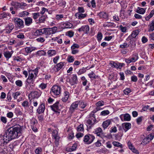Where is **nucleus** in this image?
<instances>
[{
	"mask_svg": "<svg viewBox=\"0 0 154 154\" xmlns=\"http://www.w3.org/2000/svg\"><path fill=\"white\" fill-rule=\"evenodd\" d=\"M72 26V24L69 22H62L59 23L58 26L59 28L65 29L66 28H71Z\"/></svg>",
	"mask_w": 154,
	"mask_h": 154,
	"instance_id": "obj_9",
	"label": "nucleus"
},
{
	"mask_svg": "<svg viewBox=\"0 0 154 154\" xmlns=\"http://www.w3.org/2000/svg\"><path fill=\"white\" fill-rule=\"evenodd\" d=\"M104 104V102L102 100H100L96 103L97 108H100V106H103Z\"/></svg>",
	"mask_w": 154,
	"mask_h": 154,
	"instance_id": "obj_47",
	"label": "nucleus"
},
{
	"mask_svg": "<svg viewBox=\"0 0 154 154\" xmlns=\"http://www.w3.org/2000/svg\"><path fill=\"white\" fill-rule=\"evenodd\" d=\"M38 68H36L34 70H31L29 71V76L26 80V87L27 89H29L31 86L30 84H33L35 79L36 78L38 74ZM32 86H33L32 85Z\"/></svg>",
	"mask_w": 154,
	"mask_h": 154,
	"instance_id": "obj_2",
	"label": "nucleus"
},
{
	"mask_svg": "<svg viewBox=\"0 0 154 154\" xmlns=\"http://www.w3.org/2000/svg\"><path fill=\"white\" fill-rule=\"evenodd\" d=\"M86 71V69L85 68H83L80 69L78 72L79 75H80L85 73Z\"/></svg>",
	"mask_w": 154,
	"mask_h": 154,
	"instance_id": "obj_55",
	"label": "nucleus"
},
{
	"mask_svg": "<svg viewBox=\"0 0 154 154\" xmlns=\"http://www.w3.org/2000/svg\"><path fill=\"white\" fill-rule=\"evenodd\" d=\"M45 110V106L44 103H41L38 107L37 109V112L38 114H41L44 112Z\"/></svg>",
	"mask_w": 154,
	"mask_h": 154,
	"instance_id": "obj_17",
	"label": "nucleus"
},
{
	"mask_svg": "<svg viewBox=\"0 0 154 154\" xmlns=\"http://www.w3.org/2000/svg\"><path fill=\"white\" fill-rule=\"evenodd\" d=\"M30 126L31 128L34 132H36L37 131V126L38 122L36 119L34 118H32L30 120Z\"/></svg>",
	"mask_w": 154,
	"mask_h": 154,
	"instance_id": "obj_10",
	"label": "nucleus"
},
{
	"mask_svg": "<svg viewBox=\"0 0 154 154\" xmlns=\"http://www.w3.org/2000/svg\"><path fill=\"white\" fill-rule=\"evenodd\" d=\"M129 46V45L127 43L125 42L122 44L121 45H120V47L122 48H127Z\"/></svg>",
	"mask_w": 154,
	"mask_h": 154,
	"instance_id": "obj_60",
	"label": "nucleus"
},
{
	"mask_svg": "<svg viewBox=\"0 0 154 154\" xmlns=\"http://www.w3.org/2000/svg\"><path fill=\"white\" fill-rule=\"evenodd\" d=\"M102 34L100 32H98L97 35V39L98 42L101 41L102 38Z\"/></svg>",
	"mask_w": 154,
	"mask_h": 154,
	"instance_id": "obj_58",
	"label": "nucleus"
},
{
	"mask_svg": "<svg viewBox=\"0 0 154 154\" xmlns=\"http://www.w3.org/2000/svg\"><path fill=\"white\" fill-rule=\"evenodd\" d=\"M94 139V136L88 134L84 137L83 141L85 144H89L93 142Z\"/></svg>",
	"mask_w": 154,
	"mask_h": 154,
	"instance_id": "obj_5",
	"label": "nucleus"
},
{
	"mask_svg": "<svg viewBox=\"0 0 154 154\" xmlns=\"http://www.w3.org/2000/svg\"><path fill=\"white\" fill-rule=\"evenodd\" d=\"M94 133L96 134L97 136L101 138L102 137L103 133L102 129L100 127H98L95 129Z\"/></svg>",
	"mask_w": 154,
	"mask_h": 154,
	"instance_id": "obj_15",
	"label": "nucleus"
},
{
	"mask_svg": "<svg viewBox=\"0 0 154 154\" xmlns=\"http://www.w3.org/2000/svg\"><path fill=\"white\" fill-rule=\"evenodd\" d=\"M76 130L78 131H84L83 125L80 124L76 128Z\"/></svg>",
	"mask_w": 154,
	"mask_h": 154,
	"instance_id": "obj_45",
	"label": "nucleus"
},
{
	"mask_svg": "<svg viewBox=\"0 0 154 154\" xmlns=\"http://www.w3.org/2000/svg\"><path fill=\"white\" fill-rule=\"evenodd\" d=\"M12 21L14 23L15 26L20 29L24 27V24L23 21L18 17H15L12 19Z\"/></svg>",
	"mask_w": 154,
	"mask_h": 154,
	"instance_id": "obj_4",
	"label": "nucleus"
},
{
	"mask_svg": "<svg viewBox=\"0 0 154 154\" xmlns=\"http://www.w3.org/2000/svg\"><path fill=\"white\" fill-rule=\"evenodd\" d=\"M27 6V4L23 2H21L20 3V8L23 9H26V7Z\"/></svg>",
	"mask_w": 154,
	"mask_h": 154,
	"instance_id": "obj_63",
	"label": "nucleus"
},
{
	"mask_svg": "<svg viewBox=\"0 0 154 154\" xmlns=\"http://www.w3.org/2000/svg\"><path fill=\"white\" fill-rule=\"evenodd\" d=\"M76 16H78L77 18L78 19L81 20L86 17L87 16V14H82L77 13L75 14Z\"/></svg>",
	"mask_w": 154,
	"mask_h": 154,
	"instance_id": "obj_34",
	"label": "nucleus"
},
{
	"mask_svg": "<svg viewBox=\"0 0 154 154\" xmlns=\"http://www.w3.org/2000/svg\"><path fill=\"white\" fill-rule=\"evenodd\" d=\"M109 113V111L108 110L103 111L101 113V115L103 116H105Z\"/></svg>",
	"mask_w": 154,
	"mask_h": 154,
	"instance_id": "obj_59",
	"label": "nucleus"
},
{
	"mask_svg": "<svg viewBox=\"0 0 154 154\" xmlns=\"http://www.w3.org/2000/svg\"><path fill=\"white\" fill-rule=\"evenodd\" d=\"M41 93L38 91H32L28 95L29 99L32 100L34 99H37L41 95Z\"/></svg>",
	"mask_w": 154,
	"mask_h": 154,
	"instance_id": "obj_6",
	"label": "nucleus"
},
{
	"mask_svg": "<svg viewBox=\"0 0 154 154\" xmlns=\"http://www.w3.org/2000/svg\"><path fill=\"white\" fill-rule=\"evenodd\" d=\"M97 15L100 18L108 19V14L104 11L99 13L97 14Z\"/></svg>",
	"mask_w": 154,
	"mask_h": 154,
	"instance_id": "obj_18",
	"label": "nucleus"
},
{
	"mask_svg": "<svg viewBox=\"0 0 154 154\" xmlns=\"http://www.w3.org/2000/svg\"><path fill=\"white\" fill-rule=\"evenodd\" d=\"M119 117L122 121H129L131 119L130 115L128 113L121 114L119 116Z\"/></svg>",
	"mask_w": 154,
	"mask_h": 154,
	"instance_id": "obj_11",
	"label": "nucleus"
},
{
	"mask_svg": "<svg viewBox=\"0 0 154 154\" xmlns=\"http://www.w3.org/2000/svg\"><path fill=\"white\" fill-rule=\"evenodd\" d=\"M21 128L19 126L11 127L6 130L2 138L1 142L3 145L6 144L12 140L18 137V134L21 132Z\"/></svg>",
	"mask_w": 154,
	"mask_h": 154,
	"instance_id": "obj_1",
	"label": "nucleus"
},
{
	"mask_svg": "<svg viewBox=\"0 0 154 154\" xmlns=\"http://www.w3.org/2000/svg\"><path fill=\"white\" fill-rule=\"evenodd\" d=\"M74 32L72 31H69L66 33V35L70 38L72 37L74 35Z\"/></svg>",
	"mask_w": 154,
	"mask_h": 154,
	"instance_id": "obj_49",
	"label": "nucleus"
},
{
	"mask_svg": "<svg viewBox=\"0 0 154 154\" xmlns=\"http://www.w3.org/2000/svg\"><path fill=\"white\" fill-rule=\"evenodd\" d=\"M52 135L53 137V139H54L60 138L58 134V132L56 130H54L53 131Z\"/></svg>",
	"mask_w": 154,
	"mask_h": 154,
	"instance_id": "obj_36",
	"label": "nucleus"
},
{
	"mask_svg": "<svg viewBox=\"0 0 154 154\" xmlns=\"http://www.w3.org/2000/svg\"><path fill=\"white\" fill-rule=\"evenodd\" d=\"M119 28L121 32L125 33L127 32V28L126 26H123L122 25H121L119 26Z\"/></svg>",
	"mask_w": 154,
	"mask_h": 154,
	"instance_id": "obj_38",
	"label": "nucleus"
},
{
	"mask_svg": "<svg viewBox=\"0 0 154 154\" xmlns=\"http://www.w3.org/2000/svg\"><path fill=\"white\" fill-rule=\"evenodd\" d=\"M59 103L58 102H57L51 106L52 109L57 114L60 113V109L58 105Z\"/></svg>",
	"mask_w": 154,
	"mask_h": 154,
	"instance_id": "obj_14",
	"label": "nucleus"
},
{
	"mask_svg": "<svg viewBox=\"0 0 154 154\" xmlns=\"http://www.w3.org/2000/svg\"><path fill=\"white\" fill-rule=\"evenodd\" d=\"M47 86V85L46 84H45L43 83H42L41 84L39 85L38 86V87L39 88H40L42 90H43L46 88Z\"/></svg>",
	"mask_w": 154,
	"mask_h": 154,
	"instance_id": "obj_51",
	"label": "nucleus"
},
{
	"mask_svg": "<svg viewBox=\"0 0 154 154\" xmlns=\"http://www.w3.org/2000/svg\"><path fill=\"white\" fill-rule=\"evenodd\" d=\"M122 125L124 127V130L125 132H126L131 127V124L128 122L124 123L122 124Z\"/></svg>",
	"mask_w": 154,
	"mask_h": 154,
	"instance_id": "obj_25",
	"label": "nucleus"
},
{
	"mask_svg": "<svg viewBox=\"0 0 154 154\" xmlns=\"http://www.w3.org/2000/svg\"><path fill=\"white\" fill-rule=\"evenodd\" d=\"M154 30V21H152L148 26V31L152 32Z\"/></svg>",
	"mask_w": 154,
	"mask_h": 154,
	"instance_id": "obj_32",
	"label": "nucleus"
},
{
	"mask_svg": "<svg viewBox=\"0 0 154 154\" xmlns=\"http://www.w3.org/2000/svg\"><path fill=\"white\" fill-rule=\"evenodd\" d=\"M29 13L25 11L20 12L18 14V16L20 17H26L29 15Z\"/></svg>",
	"mask_w": 154,
	"mask_h": 154,
	"instance_id": "obj_33",
	"label": "nucleus"
},
{
	"mask_svg": "<svg viewBox=\"0 0 154 154\" xmlns=\"http://www.w3.org/2000/svg\"><path fill=\"white\" fill-rule=\"evenodd\" d=\"M150 141L146 137L144 138L142 141L141 144H142L143 146L145 145L146 144H148Z\"/></svg>",
	"mask_w": 154,
	"mask_h": 154,
	"instance_id": "obj_42",
	"label": "nucleus"
},
{
	"mask_svg": "<svg viewBox=\"0 0 154 154\" xmlns=\"http://www.w3.org/2000/svg\"><path fill=\"white\" fill-rule=\"evenodd\" d=\"M13 52L14 51H11V52L9 51H6L4 52L3 54L6 59L8 60L11 57Z\"/></svg>",
	"mask_w": 154,
	"mask_h": 154,
	"instance_id": "obj_19",
	"label": "nucleus"
},
{
	"mask_svg": "<svg viewBox=\"0 0 154 154\" xmlns=\"http://www.w3.org/2000/svg\"><path fill=\"white\" fill-rule=\"evenodd\" d=\"M15 83L17 86L19 87H21L23 85V82L21 80H17L15 82Z\"/></svg>",
	"mask_w": 154,
	"mask_h": 154,
	"instance_id": "obj_54",
	"label": "nucleus"
},
{
	"mask_svg": "<svg viewBox=\"0 0 154 154\" xmlns=\"http://www.w3.org/2000/svg\"><path fill=\"white\" fill-rule=\"evenodd\" d=\"M1 79L2 81L3 82L6 83L8 82V80L5 76L3 75H1L0 76Z\"/></svg>",
	"mask_w": 154,
	"mask_h": 154,
	"instance_id": "obj_61",
	"label": "nucleus"
},
{
	"mask_svg": "<svg viewBox=\"0 0 154 154\" xmlns=\"http://www.w3.org/2000/svg\"><path fill=\"white\" fill-rule=\"evenodd\" d=\"M145 12V10L143 8L138 7L137 12L140 14H143Z\"/></svg>",
	"mask_w": 154,
	"mask_h": 154,
	"instance_id": "obj_41",
	"label": "nucleus"
},
{
	"mask_svg": "<svg viewBox=\"0 0 154 154\" xmlns=\"http://www.w3.org/2000/svg\"><path fill=\"white\" fill-rule=\"evenodd\" d=\"M46 19V17L44 15H42L39 17L38 22L37 23H44Z\"/></svg>",
	"mask_w": 154,
	"mask_h": 154,
	"instance_id": "obj_30",
	"label": "nucleus"
},
{
	"mask_svg": "<svg viewBox=\"0 0 154 154\" xmlns=\"http://www.w3.org/2000/svg\"><path fill=\"white\" fill-rule=\"evenodd\" d=\"M88 75L91 79H96L98 77V76L96 75L93 72H91Z\"/></svg>",
	"mask_w": 154,
	"mask_h": 154,
	"instance_id": "obj_40",
	"label": "nucleus"
},
{
	"mask_svg": "<svg viewBox=\"0 0 154 154\" xmlns=\"http://www.w3.org/2000/svg\"><path fill=\"white\" fill-rule=\"evenodd\" d=\"M42 149L40 147L37 148L35 150V152L36 154H42Z\"/></svg>",
	"mask_w": 154,
	"mask_h": 154,
	"instance_id": "obj_43",
	"label": "nucleus"
},
{
	"mask_svg": "<svg viewBox=\"0 0 154 154\" xmlns=\"http://www.w3.org/2000/svg\"><path fill=\"white\" fill-rule=\"evenodd\" d=\"M80 107L82 109L84 108L85 106H87V104L86 103H85L83 101H79V104Z\"/></svg>",
	"mask_w": 154,
	"mask_h": 154,
	"instance_id": "obj_50",
	"label": "nucleus"
},
{
	"mask_svg": "<svg viewBox=\"0 0 154 154\" xmlns=\"http://www.w3.org/2000/svg\"><path fill=\"white\" fill-rule=\"evenodd\" d=\"M112 143L114 146L119 147L121 148H122V144L118 142L114 141L112 142Z\"/></svg>",
	"mask_w": 154,
	"mask_h": 154,
	"instance_id": "obj_48",
	"label": "nucleus"
},
{
	"mask_svg": "<svg viewBox=\"0 0 154 154\" xmlns=\"http://www.w3.org/2000/svg\"><path fill=\"white\" fill-rule=\"evenodd\" d=\"M21 94V92L20 91H17L15 92L14 93L12 94V96L13 97L14 99H17V97L20 96Z\"/></svg>",
	"mask_w": 154,
	"mask_h": 154,
	"instance_id": "obj_39",
	"label": "nucleus"
},
{
	"mask_svg": "<svg viewBox=\"0 0 154 154\" xmlns=\"http://www.w3.org/2000/svg\"><path fill=\"white\" fill-rule=\"evenodd\" d=\"M111 121L110 119H107L103 122L102 126L104 129L106 128L108 126L111 124Z\"/></svg>",
	"mask_w": 154,
	"mask_h": 154,
	"instance_id": "obj_23",
	"label": "nucleus"
},
{
	"mask_svg": "<svg viewBox=\"0 0 154 154\" xmlns=\"http://www.w3.org/2000/svg\"><path fill=\"white\" fill-rule=\"evenodd\" d=\"M139 32L137 30L133 31L131 34V36L133 38H135L138 34Z\"/></svg>",
	"mask_w": 154,
	"mask_h": 154,
	"instance_id": "obj_57",
	"label": "nucleus"
},
{
	"mask_svg": "<svg viewBox=\"0 0 154 154\" xmlns=\"http://www.w3.org/2000/svg\"><path fill=\"white\" fill-rule=\"evenodd\" d=\"M144 119V117L143 116H141L138 117L136 119V122L138 124H140L142 121V120Z\"/></svg>",
	"mask_w": 154,
	"mask_h": 154,
	"instance_id": "obj_52",
	"label": "nucleus"
},
{
	"mask_svg": "<svg viewBox=\"0 0 154 154\" xmlns=\"http://www.w3.org/2000/svg\"><path fill=\"white\" fill-rule=\"evenodd\" d=\"M61 92V87L58 85H54L51 88L50 93L54 97H56L59 95Z\"/></svg>",
	"mask_w": 154,
	"mask_h": 154,
	"instance_id": "obj_3",
	"label": "nucleus"
},
{
	"mask_svg": "<svg viewBox=\"0 0 154 154\" xmlns=\"http://www.w3.org/2000/svg\"><path fill=\"white\" fill-rule=\"evenodd\" d=\"M79 103V101H76L72 103L69 108V110L71 112L73 113L77 109Z\"/></svg>",
	"mask_w": 154,
	"mask_h": 154,
	"instance_id": "obj_12",
	"label": "nucleus"
},
{
	"mask_svg": "<svg viewBox=\"0 0 154 154\" xmlns=\"http://www.w3.org/2000/svg\"><path fill=\"white\" fill-rule=\"evenodd\" d=\"M69 94L68 91H65L63 93V96L62 98V101L64 102H66L69 97Z\"/></svg>",
	"mask_w": 154,
	"mask_h": 154,
	"instance_id": "obj_22",
	"label": "nucleus"
},
{
	"mask_svg": "<svg viewBox=\"0 0 154 154\" xmlns=\"http://www.w3.org/2000/svg\"><path fill=\"white\" fill-rule=\"evenodd\" d=\"M146 137L148 138V140L150 141L152 140L154 137V134H152L148 135Z\"/></svg>",
	"mask_w": 154,
	"mask_h": 154,
	"instance_id": "obj_64",
	"label": "nucleus"
},
{
	"mask_svg": "<svg viewBox=\"0 0 154 154\" xmlns=\"http://www.w3.org/2000/svg\"><path fill=\"white\" fill-rule=\"evenodd\" d=\"M32 18L35 20H37L40 16V13L38 12L32 13Z\"/></svg>",
	"mask_w": 154,
	"mask_h": 154,
	"instance_id": "obj_37",
	"label": "nucleus"
},
{
	"mask_svg": "<svg viewBox=\"0 0 154 154\" xmlns=\"http://www.w3.org/2000/svg\"><path fill=\"white\" fill-rule=\"evenodd\" d=\"M98 122L96 119H89L86 121V125L88 128L90 129Z\"/></svg>",
	"mask_w": 154,
	"mask_h": 154,
	"instance_id": "obj_7",
	"label": "nucleus"
},
{
	"mask_svg": "<svg viewBox=\"0 0 154 154\" xmlns=\"http://www.w3.org/2000/svg\"><path fill=\"white\" fill-rule=\"evenodd\" d=\"M90 28L88 25H85L82 26L78 29V31L80 32H83L85 34H88Z\"/></svg>",
	"mask_w": 154,
	"mask_h": 154,
	"instance_id": "obj_13",
	"label": "nucleus"
},
{
	"mask_svg": "<svg viewBox=\"0 0 154 154\" xmlns=\"http://www.w3.org/2000/svg\"><path fill=\"white\" fill-rule=\"evenodd\" d=\"M65 63L64 62H61L56 64V67L57 68V69L58 71L64 67H65Z\"/></svg>",
	"mask_w": 154,
	"mask_h": 154,
	"instance_id": "obj_27",
	"label": "nucleus"
},
{
	"mask_svg": "<svg viewBox=\"0 0 154 154\" xmlns=\"http://www.w3.org/2000/svg\"><path fill=\"white\" fill-rule=\"evenodd\" d=\"M127 144L129 149L131 150L133 152L136 153H137L138 152V151L135 148L130 141L128 142Z\"/></svg>",
	"mask_w": 154,
	"mask_h": 154,
	"instance_id": "obj_21",
	"label": "nucleus"
},
{
	"mask_svg": "<svg viewBox=\"0 0 154 154\" xmlns=\"http://www.w3.org/2000/svg\"><path fill=\"white\" fill-rule=\"evenodd\" d=\"M2 19L3 18H10L11 15L8 13H3L2 14Z\"/></svg>",
	"mask_w": 154,
	"mask_h": 154,
	"instance_id": "obj_46",
	"label": "nucleus"
},
{
	"mask_svg": "<svg viewBox=\"0 0 154 154\" xmlns=\"http://www.w3.org/2000/svg\"><path fill=\"white\" fill-rule=\"evenodd\" d=\"M44 34L48 35H50L51 34H53L52 32V29L51 28H44Z\"/></svg>",
	"mask_w": 154,
	"mask_h": 154,
	"instance_id": "obj_29",
	"label": "nucleus"
},
{
	"mask_svg": "<svg viewBox=\"0 0 154 154\" xmlns=\"http://www.w3.org/2000/svg\"><path fill=\"white\" fill-rule=\"evenodd\" d=\"M44 28L40 29L37 30L34 32V34L35 35L38 36L44 34Z\"/></svg>",
	"mask_w": 154,
	"mask_h": 154,
	"instance_id": "obj_31",
	"label": "nucleus"
},
{
	"mask_svg": "<svg viewBox=\"0 0 154 154\" xmlns=\"http://www.w3.org/2000/svg\"><path fill=\"white\" fill-rule=\"evenodd\" d=\"M60 56H57L53 59V62L55 64H56L58 62L60 59Z\"/></svg>",
	"mask_w": 154,
	"mask_h": 154,
	"instance_id": "obj_62",
	"label": "nucleus"
},
{
	"mask_svg": "<svg viewBox=\"0 0 154 154\" xmlns=\"http://www.w3.org/2000/svg\"><path fill=\"white\" fill-rule=\"evenodd\" d=\"M25 25L29 26L31 25L33 23V19L30 17H27L24 19Z\"/></svg>",
	"mask_w": 154,
	"mask_h": 154,
	"instance_id": "obj_16",
	"label": "nucleus"
},
{
	"mask_svg": "<svg viewBox=\"0 0 154 154\" xmlns=\"http://www.w3.org/2000/svg\"><path fill=\"white\" fill-rule=\"evenodd\" d=\"M109 64L111 67L117 69H121L122 67V66L120 65V64L116 63L113 61H111L110 62Z\"/></svg>",
	"mask_w": 154,
	"mask_h": 154,
	"instance_id": "obj_20",
	"label": "nucleus"
},
{
	"mask_svg": "<svg viewBox=\"0 0 154 154\" xmlns=\"http://www.w3.org/2000/svg\"><path fill=\"white\" fill-rule=\"evenodd\" d=\"M138 59V54L136 53L133 54L131 57L125 59V62L129 64L131 62H135Z\"/></svg>",
	"mask_w": 154,
	"mask_h": 154,
	"instance_id": "obj_8",
	"label": "nucleus"
},
{
	"mask_svg": "<svg viewBox=\"0 0 154 154\" xmlns=\"http://www.w3.org/2000/svg\"><path fill=\"white\" fill-rule=\"evenodd\" d=\"M77 147L76 144H74L73 146L70 147H67L66 149V151L68 152H71L76 150Z\"/></svg>",
	"mask_w": 154,
	"mask_h": 154,
	"instance_id": "obj_26",
	"label": "nucleus"
},
{
	"mask_svg": "<svg viewBox=\"0 0 154 154\" xmlns=\"http://www.w3.org/2000/svg\"><path fill=\"white\" fill-rule=\"evenodd\" d=\"M47 54L49 57L54 56L57 54V51L54 50H49L47 51Z\"/></svg>",
	"mask_w": 154,
	"mask_h": 154,
	"instance_id": "obj_28",
	"label": "nucleus"
},
{
	"mask_svg": "<svg viewBox=\"0 0 154 154\" xmlns=\"http://www.w3.org/2000/svg\"><path fill=\"white\" fill-rule=\"evenodd\" d=\"M72 80L69 81V83L71 85H73L76 83L77 81V77L76 75L73 74L72 75Z\"/></svg>",
	"mask_w": 154,
	"mask_h": 154,
	"instance_id": "obj_24",
	"label": "nucleus"
},
{
	"mask_svg": "<svg viewBox=\"0 0 154 154\" xmlns=\"http://www.w3.org/2000/svg\"><path fill=\"white\" fill-rule=\"evenodd\" d=\"M23 51H24L26 53V54L30 53L34 50L32 48L27 47L23 49Z\"/></svg>",
	"mask_w": 154,
	"mask_h": 154,
	"instance_id": "obj_35",
	"label": "nucleus"
},
{
	"mask_svg": "<svg viewBox=\"0 0 154 154\" xmlns=\"http://www.w3.org/2000/svg\"><path fill=\"white\" fill-rule=\"evenodd\" d=\"M46 53L43 50L38 51L36 53V55L38 56L45 55Z\"/></svg>",
	"mask_w": 154,
	"mask_h": 154,
	"instance_id": "obj_44",
	"label": "nucleus"
},
{
	"mask_svg": "<svg viewBox=\"0 0 154 154\" xmlns=\"http://www.w3.org/2000/svg\"><path fill=\"white\" fill-rule=\"evenodd\" d=\"M22 105L25 108L28 107L29 105V102L27 100H25L22 102Z\"/></svg>",
	"mask_w": 154,
	"mask_h": 154,
	"instance_id": "obj_56",
	"label": "nucleus"
},
{
	"mask_svg": "<svg viewBox=\"0 0 154 154\" xmlns=\"http://www.w3.org/2000/svg\"><path fill=\"white\" fill-rule=\"evenodd\" d=\"M131 91V90L129 88H126L123 91L125 95H128Z\"/></svg>",
	"mask_w": 154,
	"mask_h": 154,
	"instance_id": "obj_53",
	"label": "nucleus"
}]
</instances>
